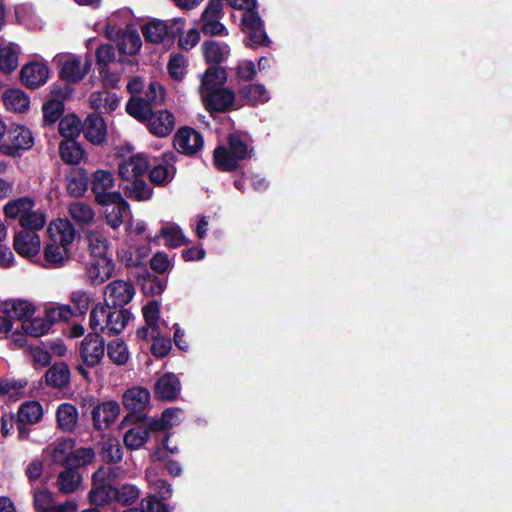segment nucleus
Returning a JSON list of instances; mask_svg holds the SVG:
<instances>
[{"mask_svg": "<svg viewBox=\"0 0 512 512\" xmlns=\"http://www.w3.org/2000/svg\"><path fill=\"white\" fill-rule=\"evenodd\" d=\"M241 95L251 104L264 103L269 100V93L263 85L251 84L241 90Z\"/></svg>", "mask_w": 512, "mask_h": 512, "instance_id": "obj_55", "label": "nucleus"}, {"mask_svg": "<svg viewBox=\"0 0 512 512\" xmlns=\"http://www.w3.org/2000/svg\"><path fill=\"white\" fill-rule=\"evenodd\" d=\"M43 256L44 268H61L71 260V248L49 240L43 249Z\"/></svg>", "mask_w": 512, "mask_h": 512, "instance_id": "obj_19", "label": "nucleus"}, {"mask_svg": "<svg viewBox=\"0 0 512 512\" xmlns=\"http://www.w3.org/2000/svg\"><path fill=\"white\" fill-rule=\"evenodd\" d=\"M49 240L63 244L71 248L72 243L76 238V230L72 223L63 218L52 220L47 228Z\"/></svg>", "mask_w": 512, "mask_h": 512, "instance_id": "obj_21", "label": "nucleus"}, {"mask_svg": "<svg viewBox=\"0 0 512 512\" xmlns=\"http://www.w3.org/2000/svg\"><path fill=\"white\" fill-rule=\"evenodd\" d=\"M114 269L113 257H91V262L86 269V275L91 284L99 285L113 275Z\"/></svg>", "mask_w": 512, "mask_h": 512, "instance_id": "obj_16", "label": "nucleus"}, {"mask_svg": "<svg viewBox=\"0 0 512 512\" xmlns=\"http://www.w3.org/2000/svg\"><path fill=\"white\" fill-rule=\"evenodd\" d=\"M202 102L208 111H225L234 103L235 95L232 91L219 88L211 92H203Z\"/></svg>", "mask_w": 512, "mask_h": 512, "instance_id": "obj_23", "label": "nucleus"}, {"mask_svg": "<svg viewBox=\"0 0 512 512\" xmlns=\"http://www.w3.org/2000/svg\"><path fill=\"white\" fill-rule=\"evenodd\" d=\"M226 80V72L220 67H210L206 70L201 79L200 94L211 92L221 88Z\"/></svg>", "mask_w": 512, "mask_h": 512, "instance_id": "obj_37", "label": "nucleus"}, {"mask_svg": "<svg viewBox=\"0 0 512 512\" xmlns=\"http://www.w3.org/2000/svg\"><path fill=\"white\" fill-rule=\"evenodd\" d=\"M107 354L116 365H124L130 356L127 345L121 339H115L108 343Z\"/></svg>", "mask_w": 512, "mask_h": 512, "instance_id": "obj_50", "label": "nucleus"}, {"mask_svg": "<svg viewBox=\"0 0 512 512\" xmlns=\"http://www.w3.org/2000/svg\"><path fill=\"white\" fill-rule=\"evenodd\" d=\"M2 101L6 110L13 113H25L30 107L29 96L19 88H10L3 92Z\"/></svg>", "mask_w": 512, "mask_h": 512, "instance_id": "obj_26", "label": "nucleus"}, {"mask_svg": "<svg viewBox=\"0 0 512 512\" xmlns=\"http://www.w3.org/2000/svg\"><path fill=\"white\" fill-rule=\"evenodd\" d=\"M102 457L108 462H117L122 458V449L116 438H106L102 442Z\"/></svg>", "mask_w": 512, "mask_h": 512, "instance_id": "obj_57", "label": "nucleus"}, {"mask_svg": "<svg viewBox=\"0 0 512 512\" xmlns=\"http://www.w3.org/2000/svg\"><path fill=\"white\" fill-rule=\"evenodd\" d=\"M112 306L106 303H98L94 306L90 313V326L94 333L106 332V324L110 315Z\"/></svg>", "mask_w": 512, "mask_h": 512, "instance_id": "obj_45", "label": "nucleus"}, {"mask_svg": "<svg viewBox=\"0 0 512 512\" xmlns=\"http://www.w3.org/2000/svg\"><path fill=\"white\" fill-rule=\"evenodd\" d=\"M68 214L79 226L90 225L95 219L93 207L82 201L71 202L68 206Z\"/></svg>", "mask_w": 512, "mask_h": 512, "instance_id": "obj_36", "label": "nucleus"}, {"mask_svg": "<svg viewBox=\"0 0 512 512\" xmlns=\"http://www.w3.org/2000/svg\"><path fill=\"white\" fill-rule=\"evenodd\" d=\"M67 191L73 197H81L87 190V176L85 170H79L67 179Z\"/></svg>", "mask_w": 512, "mask_h": 512, "instance_id": "obj_51", "label": "nucleus"}, {"mask_svg": "<svg viewBox=\"0 0 512 512\" xmlns=\"http://www.w3.org/2000/svg\"><path fill=\"white\" fill-rule=\"evenodd\" d=\"M105 354L103 339L98 333L88 334L81 342L80 357L87 366L100 363Z\"/></svg>", "mask_w": 512, "mask_h": 512, "instance_id": "obj_11", "label": "nucleus"}, {"mask_svg": "<svg viewBox=\"0 0 512 512\" xmlns=\"http://www.w3.org/2000/svg\"><path fill=\"white\" fill-rule=\"evenodd\" d=\"M94 457L95 453L91 448H74L70 467L89 464L93 461Z\"/></svg>", "mask_w": 512, "mask_h": 512, "instance_id": "obj_64", "label": "nucleus"}, {"mask_svg": "<svg viewBox=\"0 0 512 512\" xmlns=\"http://www.w3.org/2000/svg\"><path fill=\"white\" fill-rule=\"evenodd\" d=\"M141 46V38L136 32L123 33L120 41L118 42L119 51L127 55H134L138 53Z\"/></svg>", "mask_w": 512, "mask_h": 512, "instance_id": "obj_52", "label": "nucleus"}, {"mask_svg": "<svg viewBox=\"0 0 512 512\" xmlns=\"http://www.w3.org/2000/svg\"><path fill=\"white\" fill-rule=\"evenodd\" d=\"M160 234L165 239L166 245L169 247H179L186 244V238L182 230L175 223L167 222L163 224Z\"/></svg>", "mask_w": 512, "mask_h": 512, "instance_id": "obj_47", "label": "nucleus"}, {"mask_svg": "<svg viewBox=\"0 0 512 512\" xmlns=\"http://www.w3.org/2000/svg\"><path fill=\"white\" fill-rule=\"evenodd\" d=\"M63 110L64 105L59 100L51 99L44 103V105L42 106L44 123L47 125L55 123L62 115Z\"/></svg>", "mask_w": 512, "mask_h": 512, "instance_id": "obj_56", "label": "nucleus"}, {"mask_svg": "<svg viewBox=\"0 0 512 512\" xmlns=\"http://www.w3.org/2000/svg\"><path fill=\"white\" fill-rule=\"evenodd\" d=\"M53 62L59 68L60 77L70 83L80 82L90 69L88 61L72 53H58Z\"/></svg>", "mask_w": 512, "mask_h": 512, "instance_id": "obj_2", "label": "nucleus"}, {"mask_svg": "<svg viewBox=\"0 0 512 512\" xmlns=\"http://www.w3.org/2000/svg\"><path fill=\"white\" fill-rule=\"evenodd\" d=\"M146 123L152 135L160 138L167 137L175 128V117L166 109L152 111Z\"/></svg>", "mask_w": 512, "mask_h": 512, "instance_id": "obj_18", "label": "nucleus"}, {"mask_svg": "<svg viewBox=\"0 0 512 512\" xmlns=\"http://www.w3.org/2000/svg\"><path fill=\"white\" fill-rule=\"evenodd\" d=\"M82 129L81 120L75 115H66L59 122V133L68 140L78 137Z\"/></svg>", "mask_w": 512, "mask_h": 512, "instance_id": "obj_48", "label": "nucleus"}, {"mask_svg": "<svg viewBox=\"0 0 512 512\" xmlns=\"http://www.w3.org/2000/svg\"><path fill=\"white\" fill-rule=\"evenodd\" d=\"M187 60L181 54L170 57L167 65L169 75L175 80H182L186 74Z\"/></svg>", "mask_w": 512, "mask_h": 512, "instance_id": "obj_58", "label": "nucleus"}, {"mask_svg": "<svg viewBox=\"0 0 512 512\" xmlns=\"http://www.w3.org/2000/svg\"><path fill=\"white\" fill-rule=\"evenodd\" d=\"M83 131L85 138L92 144H102L107 136V128L104 119L98 114L87 116Z\"/></svg>", "mask_w": 512, "mask_h": 512, "instance_id": "obj_25", "label": "nucleus"}, {"mask_svg": "<svg viewBox=\"0 0 512 512\" xmlns=\"http://www.w3.org/2000/svg\"><path fill=\"white\" fill-rule=\"evenodd\" d=\"M45 309L52 325L57 321L69 320L73 315L72 309L68 305L51 304Z\"/></svg>", "mask_w": 512, "mask_h": 512, "instance_id": "obj_61", "label": "nucleus"}, {"mask_svg": "<svg viewBox=\"0 0 512 512\" xmlns=\"http://www.w3.org/2000/svg\"><path fill=\"white\" fill-rule=\"evenodd\" d=\"M85 240L91 257H113L112 244L103 227L87 230Z\"/></svg>", "mask_w": 512, "mask_h": 512, "instance_id": "obj_10", "label": "nucleus"}, {"mask_svg": "<svg viewBox=\"0 0 512 512\" xmlns=\"http://www.w3.org/2000/svg\"><path fill=\"white\" fill-rule=\"evenodd\" d=\"M34 145L31 130L22 125L12 126L7 131V139L1 145V150L8 156H16L21 150H29Z\"/></svg>", "mask_w": 512, "mask_h": 512, "instance_id": "obj_6", "label": "nucleus"}, {"mask_svg": "<svg viewBox=\"0 0 512 512\" xmlns=\"http://www.w3.org/2000/svg\"><path fill=\"white\" fill-rule=\"evenodd\" d=\"M59 153L61 159L67 163L79 164L85 157V151L81 145L74 140H64L59 144Z\"/></svg>", "mask_w": 512, "mask_h": 512, "instance_id": "obj_38", "label": "nucleus"}, {"mask_svg": "<svg viewBox=\"0 0 512 512\" xmlns=\"http://www.w3.org/2000/svg\"><path fill=\"white\" fill-rule=\"evenodd\" d=\"M130 318L131 313L127 309L112 307L106 324V332L109 334L120 333L125 329Z\"/></svg>", "mask_w": 512, "mask_h": 512, "instance_id": "obj_42", "label": "nucleus"}, {"mask_svg": "<svg viewBox=\"0 0 512 512\" xmlns=\"http://www.w3.org/2000/svg\"><path fill=\"white\" fill-rule=\"evenodd\" d=\"M104 207L103 217L108 226L112 229H118L124 222L127 215L130 214V205L123 198L122 194L120 199H113L107 201V204H100Z\"/></svg>", "mask_w": 512, "mask_h": 512, "instance_id": "obj_20", "label": "nucleus"}, {"mask_svg": "<svg viewBox=\"0 0 512 512\" xmlns=\"http://www.w3.org/2000/svg\"><path fill=\"white\" fill-rule=\"evenodd\" d=\"M223 17V4L221 0H210L200 17V28L205 35H228L225 26L221 23Z\"/></svg>", "mask_w": 512, "mask_h": 512, "instance_id": "obj_4", "label": "nucleus"}, {"mask_svg": "<svg viewBox=\"0 0 512 512\" xmlns=\"http://www.w3.org/2000/svg\"><path fill=\"white\" fill-rule=\"evenodd\" d=\"M44 417V409L40 402L30 400L22 403L17 411V429L20 438L29 434L28 426L38 424Z\"/></svg>", "mask_w": 512, "mask_h": 512, "instance_id": "obj_7", "label": "nucleus"}, {"mask_svg": "<svg viewBox=\"0 0 512 512\" xmlns=\"http://www.w3.org/2000/svg\"><path fill=\"white\" fill-rule=\"evenodd\" d=\"M36 305L26 299H9L2 303L3 314L11 321H18L21 326L36 313Z\"/></svg>", "mask_w": 512, "mask_h": 512, "instance_id": "obj_14", "label": "nucleus"}, {"mask_svg": "<svg viewBox=\"0 0 512 512\" xmlns=\"http://www.w3.org/2000/svg\"><path fill=\"white\" fill-rule=\"evenodd\" d=\"M149 162L144 154H136L123 159L118 165L119 176L129 182L146 174Z\"/></svg>", "mask_w": 512, "mask_h": 512, "instance_id": "obj_17", "label": "nucleus"}, {"mask_svg": "<svg viewBox=\"0 0 512 512\" xmlns=\"http://www.w3.org/2000/svg\"><path fill=\"white\" fill-rule=\"evenodd\" d=\"M135 294V288L131 282L115 280L110 282L104 291L105 303L112 307H123L128 304Z\"/></svg>", "mask_w": 512, "mask_h": 512, "instance_id": "obj_8", "label": "nucleus"}, {"mask_svg": "<svg viewBox=\"0 0 512 512\" xmlns=\"http://www.w3.org/2000/svg\"><path fill=\"white\" fill-rule=\"evenodd\" d=\"M34 206L35 202L31 198L21 197L8 201L3 207V213L5 217L9 219H18L19 223H21Z\"/></svg>", "mask_w": 512, "mask_h": 512, "instance_id": "obj_32", "label": "nucleus"}, {"mask_svg": "<svg viewBox=\"0 0 512 512\" xmlns=\"http://www.w3.org/2000/svg\"><path fill=\"white\" fill-rule=\"evenodd\" d=\"M252 149L249 144L238 135L229 137V148L218 147L214 152V160L218 168L233 170L239 161L251 157Z\"/></svg>", "mask_w": 512, "mask_h": 512, "instance_id": "obj_1", "label": "nucleus"}, {"mask_svg": "<svg viewBox=\"0 0 512 512\" xmlns=\"http://www.w3.org/2000/svg\"><path fill=\"white\" fill-rule=\"evenodd\" d=\"M50 70L46 63L31 61L24 64L20 70V79L24 86L30 89H36L48 81Z\"/></svg>", "mask_w": 512, "mask_h": 512, "instance_id": "obj_9", "label": "nucleus"}, {"mask_svg": "<svg viewBox=\"0 0 512 512\" xmlns=\"http://www.w3.org/2000/svg\"><path fill=\"white\" fill-rule=\"evenodd\" d=\"M127 113L138 121H147L152 109L151 105L141 98H131L126 104Z\"/></svg>", "mask_w": 512, "mask_h": 512, "instance_id": "obj_49", "label": "nucleus"}, {"mask_svg": "<svg viewBox=\"0 0 512 512\" xmlns=\"http://www.w3.org/2000/svg\"><path fill=\"white\" fill-rule=\"evenodd\" d=\"M127 197L136 201H147L152 197V188L142 179L129 181L124 188Z\"/></svg>", "mask_w": 512, "mask_h": 512, "instance_id": "obj_44", "label": "nucleus"}, {"mask_svg": "<svg viewBox=\"0 0 512 512\" xmlns=\"http://www.w3.org/2000/svg\"><path fill=\"white\" fill-rule=\"evenodd\" d=\"M175 149L186 155H194L203 146V138L200 133L189 127L180 128L174 136Z\"/></svg>", "mask_w": 512, "mask_h": 512, "instance_id": "obj_13", "label": "nucleus"}, {"mask_svg": "<svg viewBox=\"0 0 512 512\" xmlns=\"http://www.w3.org/2000/svg\"><path fill=\"white\" fill-rule=\"evenodd\" d=\"M202 52L207 63L219 64L230 54V47L224 42L206 41L202 44Z\"/></svg>", "mask_w": 512, "mask_h": 512, "instance_id": "obj_34", "label": "nucleus"}, {"mask_svg": "<svg viewBox=\"0 0 512 512\" xmlns=\"http://www.w3.org/2000/svg\"><path fill=\"white\" fill-rule=\"evenodd\" d=\"M114 175L107 170H97L93 173L91 189L98 204H107V201L120 199L121 193L114 189Z\"/></svg>", "mask_w": 512, "mask_h": 512, "instance_id": "obj_5", "label": "nucleus"}, {"mask_svg": "<svg viewBox=\"0 0 512 512\" xmlns=\"http://www.w3.org/2000/svg\"><path fill=\"white\" fill-rule=\"evenodd\" d=\"M46 383L54 388H63L70 381V370L65 363L50 367L45 375Z\"/></svg>", "mask_w": 512, "mask_h": 512, "instance_id": "obj_40", "label": "nucleus"}, {"mask_svg": "<svg viewBox=\"0 0 512 512\" xmlns=\"http://www.w3.org/2000/svg\"><path fill=\"white\" fill-rule=\"evenodd\" d=\"M89 104L92 109L99 113H110L118 107L119 98L115 93L102 90L91 93Z\"/></svg>", "mask_w": 512, "mask_h": 512, "instance_id": "obj_29", "label": "nucleus"}, {"mask_svg": "<svg viewBox=\"0 0 512 512\" xmlns=\"http://www.w3.org/2000/svg\"><path fill=\"white\" fill-rule=\"evenodd\" d=\"M120 406L116 401H106L92 410L93 425L98 430L107 429L119 416Z\"/></svg>", "mask_w": 512, "mask_h": 512, "instance_id": "obj_22", "label": "nucleus"}, {"mask_svg": "<svg viewBox=\"0 0 512 512\" xmlns=\"http://www.w3.org/2000/svg\"><path fill=\"white\" fill-rule=\"evenodd\" d=\"M183 419V412L179 408L166 409L160 419H152L150 428L152 430L162 431L178 425Z\"/></svg>", "mask_w": 512, "mask_h": 512, "instance_id": "obj_41", "label": "nucleus"}, {"mask_svg": "<svg viewBox=\"0 0 512 512\" xmlns=\"http://www.w3.org/2000/svg\"><path fill=\"white\" fill-rule=\"evenodd\" d=\"M243 31L252 45H268L270 43L264 30L263 22L255 11L244 12L242 17Z\"/></svg>", "mask_w": 512, "mask_h": 512, "instance_id": "obj_15", "label": "nucleus"}, {"mask_svg": "<svg viewBox=\"0 0 512 512\" xmlns=\"http://www.w3.org/2000/svg\"><path fill=\"white\" fill-rule=\"evenodd\" d=\"M21 49L19 45L8 42L0 46V70L4 73H11L19 63Z\"/></svg>", "mask_w": 512, "mask_h": 512, "instance_id": "obj_33", "label": "nucleus"}, {"mask_svg": "<svg viewBox=\"0 0 512 512\" xmlns=\"http://www.w3.org/2000/svg\"><path fill=\"white\" fill-rule=\"evenodd\" d=\"M82 482V477L75 469H66L57 478L58 489L65 494L75 492Z\"/></svg>", "mask_w": 512, "mask_h": 512, "instance_id": "obj_43", "label": "nucleus"}, {"mask_svg": "<svg viewBox=\"0 0 512 512\" xmlns=\"http://www.w3.org/2000/svg\"><path fill=\"white\" fill-rule=\"evenodd\" d=\"M52 324L45 310L42 315H33L22 325L23 332L31 337H41L48 333Z\"/></svg>", "mask_w": 512, "mask_h": 512, "instance_id": "obj_35", "label": "nucleus"}, {"mask_svg": "<svg viewBox=\"0 0 512 512\" xmlns=\"http://www.w3.org/2000/svg\"><path fill=\"white\" fill-rule=\"evenodd\" d=\"M175 175V167L172 164H159L150 171V180L156 185L169 183Z\"/></svg>", "mask_w": 512, "mask_h": 512, "instance_id": "obj_54", "label": "nucleus"}, {"mask_svg": "<svg viewBox=\"0 0 512 512\" xmlns=\"http://www.w3.org/2000/svg\"><path fill=\"white\" fill-rule=\"evenodd\" d=\"M142 32L145 39L152 43H160L168 36L167 25L160 20L148 22L143 26Z\"/></svg>", "mask_w": 512, "mask_h": 512, "instance_id": "obj_46", "label": "nucleus"}, {"mask_svg": "<svg viewBox=\"0 0 512 512\" xmlns=\"http://www.w3.org/2000/svg\"><path fill=\"white\" fill-rule=\"evenodd\" d=\"M78 410L71 403H61L56 410L57 426L64 432H72L78 423Z\"/></svg>", "mask_w": 512, "mask_h": 512, "instance_id": "obj_31", "label": "nucleus"}, {"mask_svg": "<svg viewBox=\"0 0 512 512\" xmlns=\"http://www.w3.org/2000/svg\"><path fill=\"white\" fill-rule=\"evenodd\" d=\"M13 247L21 257L32 260L38 257L41 240L37 233L21 230L14 235Z\"/></svg>", "mask_w": 512, "mask_h": 512, "instance_id": "obj_12", "label": "nucleus"}, {"mask_svg": "<svg viewBox=\"0 0 512 512\" xmlns=\"http://www.w3.org/2000/svg\"><path fill=\"white\" fill-rule=\"evenodd\" d=\"M160 308L157 301H152L143 307V315L147 325L155 330L158 328Z\"/></svg>", "mask_w": 512, "mask_h": 512, "instance_id": "obj_63", "label": "nucleus"}, {"mask_svg": "<svg viewBox=\"0 0 512 512\" xmlns=\"http://www.w3.org/2000/svg\"><path fill=\"white\" fill-rule=\"evenodd\" d=\"M150 252V244L148 242H144L130 248H120L118 251V257L126 266L137 267L143 264Z\"/></svg>", "mask_w": 512, "mask_h": 512, "instance_id": "obj_27", "label": "nucleus"}, {"mask_svg": "<svg viewBox=\"0 0 512 512\" xmlns=\"http://www.w3.org/2000/svg\"><path fill=\"white\" fill-rule=\"evenodd\" d=\"M156 395L163 400H174L180 393V381L172 373L160 377L155 384Z\"/></svg>", "mask_w": 512, "mask_h": 512, "instance_id": "obj_30", "label": "nucleus"}, {"mask_svg": "<svg viewBox=\"0 0 512 512\" xmlns=\"http://www.w3.org/2000/svg\"><path fill=\"white\" fill-rule=\"evenodd\" d=\"M47 222L46 213L42 210L31 209L20 225L27 231H39L44 228Z\"/></svg>", "mask_w": 512, "mask_h": 512, "instance_id": "obj_53", "label": "nucleus"}, {"mask_svg": "<svg viewBox=\"0 0 512 512\" xmlns=\"http://www.w3.org/2000/svg\"><path fill=\"white\" fill-rule=\"evenodd\" d=\"M172 507L164 504L155 496L150 495L144 498L141 502V510L127 509L124 512H171Z\"/></svg>", "mask_w": 512, "mask_h": 512, "instance_id": "obj_60", "label": "nucleus"}, {"mask_svg": "<svg viewBox=\"0 0 512 512\" xmlns=\"http://www.w3.org/2000/svg\"><path fill=\"white\" fill-rule=\"evenodd\" d=\"M114 476L110 467H101L93 474V488L89 500L95 505H104L116 499V489L113 487Z\"/></svg>", "mask_w": 512, "mask_h": 512, "instance_id": "obj_3", "label": "nucleus"}, {"mask_svg": "<svg viewBox=\"0 0 512 512\" xmlns=\"http://www.w3.org/2000/svg\"><path fill=\"white\" fill-rule=\"evenodd\" d=\"M27 382L24 380H6L4 397L17 400L24 395Z\"/></svg>", "mask_w": 512, "mask_h": 512, "instance_id": "obj_62", "label": "nucleus"}, {"mask_svg": "<svg viewBox=\"0 0 512 512\" xmlns=\"http://www.w3.org/2000/svg\"><path fill=\"white\" fill-rule=\"evenodd\" d=\"M149 430H152L150 424L148 426L138 425L130 428L123 437L125 446L131 450L139 449L148 441Z\"/></svg>", "mask_w": 512, "mask_h": 512, "instance_id": "obj_39", "label": "nucleus"}, {"mask_svg": "<svg viewBox=\"0 0 512 512\" xmlns=\"http://www.w3.org/2000/svg\"><path fill=\"white\" fill-rule=\"evenodd\" d=\"M151 395L148 389L134 386L127 389L122 396L123 406L132 412H141L150 404Z\"/></svg>", "mask_w": 512, "mask_h": 512, "instance_id": "obj_24", "label": "nucleus"}, {"mask_svg": "<svg viewBox=\"0 0 512 512\" xmlns=\"http://www.w3.org/2000/svg\"><path fill=\"white\" fill-rule=\"evenodd\" d=\"M33 503L36 512H47L55 504V499L49 490L37 489L33 494Z\"/></svg>", "mask_w": 512, "mask_h": 512, "instance_id": "obj_59", "label": "nucleus"}, {"mask_svg": "<svg viewBox=\"0 0 512 512\" xmlns=\"http://www.w3.org/2000/svg\"><path fill=\"white\" fill-rule=\"evenodd\" d=\"M75 443L71 439H61L45 449V453L55 463L69 466L71 465L72 454L74 453Z\"/></svg>", "mask_w": 512, "mask_h": 512, "instance_id": "obj_28", "label": "nucleus"}]
</instances>
